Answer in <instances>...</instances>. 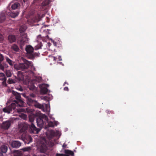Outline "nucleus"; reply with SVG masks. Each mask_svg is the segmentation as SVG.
<instances>
[{
	"label": "nucleus",
	"instance_id": "obj_9",
	"mask_svg": "<svg viewBox=\"0 0 156 156\" xmlns=\"http://www.w3.org/2000/svg\"><path fill=\"white\" fill-rule=\"evenodd\" d=\"M22 36V38L20 41V44L21 47L23 46L27 43L28 41V39L27 37V35L26 34H24L23 35H21Z\"/></svg>",
	"mask_w": 156,
	"mask_h": 156
},
{
	"label": "nucleus",
	"instance_id": "obj_10",
	"mask_svg": "<svg viewBox=\"0 0 156 156\" xmlns=\"http://www.w3.org/2000/svg\"><path fill=\"white\" fill-rule=\"evenodd\" d=\"M22 139L25 143L29 144L32 142V139L30 136L26 135L24 137L22 136Z\"/></svg>",
	"mask_w": 156,
	"mask_h": 156
},
{
	"label": "nucleus",
	"instance_id": "obj_27",
	"mask_svg": "<svg viewBox=\"0 0 156 156\" xmlns=\"http://www.w3.org/2000/svg\"><path fill=\"white\" fill-rule=\"evenodd\" d=\"M50 3L49 0H44L42 3V5L43 6H45L48 5Z\"/></svg>",
	"mask_w": 156,
	"mask_h": 156
},
{
	"label": "nucleus",
	"instance_id": "obj_6",
	"mask_svg": "<svg viewBox=\"0 0 156 156\" xmlns=\"http://www.w3.org/2000/svg\"><path fill=\"white\" fill-rule=\"evenodd\" d=\"M27 103L30 106L34 105L36 107L41 109L44 108V106L38 103L37 101L28 97L27 99Z\"/></svg>",
	"mask_w": 156,
	"mask_h": 156
},
{
	"label": "nucleus",
	"instance_id": "obj_43",
	"mask_svg": "<svg viewBox=\"0 0 156 156\" xmlns=\"http://www.w3.org/2000/svg\"><path fill=\"white\" fill-rule=\"evenodd\" d=\"M58 59L59 60V61H62V59L61 58V57L60 56H58Z\"/></svg>",
	"mask_w": 156,
	"mask_h": 156
},
{
	"label": "nucleus",
	"instance_id": "obj_2",
	"mask_svg": "<svg viewBox=\"0 0 156 156\" xmlns=\"http://www.w3.org/2000/svg\"><path fill=\"white\" fill-rule=\"evenodd\" d=\"M31 62L25 59L23 62L18 64H15L14 68L17 70H19L23 71L28 69L31 65Z\"/></svg>",
	"mask_w": 156,
	"mask_h": 156
},
{
	"label": "nucleus",
	"instance_id": "obj_33",
	"mask_svg": "<svg viewBox=\"0 0 156 156\" xmlns=\"http://www.w3.org/2000/svg\"><path fill=\"white\" fill-rule=\"evenodd\" d=\"M36 96V95L35 94H34L33 93H31L30 94V96H28L27 97V99H28V97L30 98H34Z\"/></svg>",
	"mask_w": 156,
	"mask_h": 156
},
{
	"label": "nucleus",
	"instance_id": "obj_16",
	"mask_svg": "<svg viewBox=\"0 0 156 156\" xmlns=\"http://www.w3.org/2000/svg\"><path fill=\"white\" fill-rule=\"evenodd\" d=\"M27 28V27L26 26H23L20 27L19 29V31L21 34V35H23L25 34L24 32Z\"/></svg>",
	"mask_w": 156,
	"mask_h": 156
},
{
	"label": "nucleus",
	"instance_id": "obj_41",
	"mask_svg": "<svg viewBox=\"0 0 156 156\" xmlns=\"http://www.w3.org/2000/svg\"><path fill=\"white\" fill-rule=\"evenodd\" d=\"M64 90H67V91H68L69 90V88H68V87H65L64 88Z\"/></svg>",
	"mask_w": 156,
	"mask_h": 156
},
{
	"label": "nucleus",
	"instance_id": "obj_31",
	"mask_svg": "<svg viewBox=\"0 0 156 156\" xmlns=\"http://www.w3.org/2000/svg\"><path fill=\"white\" fill-rule=\"evenodd\" d=\"M8 82L9 84L14 83H16L15 81L9 78L8 80Z\"/></svg>",
	"mask_w": 156,
	"mask_h": 156
},
{
	"label": "nucleus",
	"instance_id": "obj_40",
	"mask_svg": "<svg viewBox=\"0 0 156 156\" xmlns=\"http://www.w3.org/2000/svg\"><path fill=\"white\" fill-rule=\"evenodd\" d=\"M56 156H65V154H57Z\"/></svg>",
	"mask_w": 156,
	"mask_h": 156
},
{
	"label": "nucleus",
	"instance_id": "obj_44",
	"mask_svg": "<svg viewBox=\"0 0 156 156\" xmlns=\"http://www.w3.org/2000/svg\"><path fill=\"white\" fill-rule=\"evenodd\" d=\"M0 156H3V153L0 151Z\"/></svg>",
	"mask_w": 156,
	"mask_h": 156
},
{
	"label": "nucleus",
	"instance_id": "obj_51",
	"mask_svg": "<svg viewBox=\"0 0 156 156\" xmlns=\"http://www.w3.org/2000/svg\"><path fill=\"white\" fill-rule=\"evenodd\" d=\"M65 156H69L68 154H65Z\"/></svg>",
	"mask_w": 156,
	"mask_h": 156
},
{
	"label": "nucleus",
	"instance_id": "obj_36",
	"mask_svg": "<svg viewBox=\"0 0 156 156\" xmlns=\"http://www.w3.org/2000/svg\"><path fill=\"white\" fill-rule=\"evenodd\" d=\"M36 80L38 81V82H40L42 80V78L40 76H38L36 77Z\"/></svg>",
	"mask_w": 156,
	"mask_h": 156
},
{
	"label": "nucleus",
	"instance_id": "obj_20",
	"mask_svg": "<svg viewBox=\"0 0 156 156\" xmlns=\"http://www.w3.org/2000/svg\"><path fill=\"white\" fill-rule=\"evenodd\" d=\"M19 14V12L17 11L15 12H11L10 14V16L11 17L15 18L18 16Z\"/></svg>",
	"mask_w": 156,
	"mask_h": 156
},
{
	"label": "nucleus",
	"instance_id": "obj_32",
	"mask_svg": "<svg viewBox=\"0 0 156 156\" xmlns=\"http://www.w3.org/2000/svg\"><path fill=\"white\" fill-rule=\"evenodd\" d=\"M48 126L50 127H54V123L53 122L50 121L48 122Z\"/></svg>",
	"mask_w": 156,
	"mask_h": 156
},
{
	"label": "nucleus",
	"instance_id": "obj_39",
	"mask_svg": "<svg viewBox=\"0 0 156 156\" xmlns=\"http://www.w3.org/2000/svg\"><path fill=\"white\" fill-rule=\"evenodd\" d=\"M16 89L20 91H23V88L21 87H18Z\"/></svg>",
	"mask_w": 156,
	"mask_h": 156
},
{
	"label": "nucleus",
	"instance_id": "obj_24",
	"mask_svg": "<svg viewBox=\"0 0 156 156\" xmlns=\"http://www.w3.org/2000/svg\"><path fill=\"white\" fill-rule=\"evenodd\" d=\"M64 152L65 154L70 155L72 156H73L74 154L73 152L70 150H65Z\"/></svg>",
	"mask_w": 156,
	"mask_h": 156
},
{
	"label": "nucleus",
	"instance_id": "obj_13",
	"mask_svg": "<svg viewBox=\"0 0 156 156\" xmlns=\"http://www.w3.org/2000/svg\"><path fill=\"white\" fill-rule=\"evenodd\" d=\"M21 144L20 142L19 141H13L12 143L11 146L13 148H18L21 146Z\"/></svg>",
	"mask_w": 156,
	"mask_h": 156
},
{
	"label": "nucleus",
	"instance_id": "obj_34",
	"mask_svg": "<svg viewBox=\"0 0 156 156\" xmlns=\"http://www.w3.org/2000/svg\"><path fill=\"white\" fill-rule=\"evenodd\" d=\"M106 112L107 114H113L114 112L113 111H110L109 110H107L106 111Z\"/></svg>",
	"mask_w": 156,
	"mask_h": 156
},
{
	"label": "nucleus",
	"instance_id": "obj_12",
	"mask_svg": "<svg viewBox=\"0 0 156 156\" xmlns=\"http://www.w3.org/2000/svg\"><path fill=\"white\" fill-rule=\"evenodd\" d=\"M0 80L2 81V84L3 86H6V78L5 75L3 73H0Z\"/></svg>",
	"mask_w": 156,
	"mask_h": 156
},
{
	"label": "nucleus",
	"instance_id": "obj_38",
	"mask_svg": "<svg viewBox=\"0 0 156 156\" xmlns=\"http://www.w3.org/2000/svg\"><path fill=\"white\" fill-rule=\"evenodd\" d=\"M4 40V37L2 35L0 34V42H1Z\"/></svg>",
	"mask_w": 156,
	"mask_h": 156
},
{
	"label": "nucleus",
	"instance_id": "obj_14",
	"mask_svg": "<svg viewBox=\"0 0 156 156\" xmlns=\"http://www.w3.org/2000/svg\"><path fill=\"white\" fill-rule=\"evenodd\" d=\"M8 40L10 43L15 42L16 41V37L14 35H10L8 37Z\"/></svg>",
	"mask_w": 156,
	"mask_h": 156
},
{
	"label": "nucleus",
	"instance_id": "obj_11",
	"mask_svg": "<svg viewBox=\"0 0 156 156\" xmlns=\"http://www.w3.org/2000/svg\"><path fill=\"white\" fill-rule=\"evenodd\" d=\"M11 124L10 121H7L3 122L1 125L2 128L5 129H7Z\"/></svg>",
	"mask_w": 156,
	"mask_h": 156
},
{
	"label": "nucleus",
	"instance_id": "obj_49",
	"mask_svg": "<svg viewBox=\"0 0 156 156\" xmlns=\"http://www.w3.org/2000/svg\"><path fill=\"white\" fill-rule=\"evenodd\" d=\"M28 0H23V2L25 3L26 2H27Z\"/></svg>",
	"mask_w": 156,
	"mask_h": 156
},
{
	"label": "nucleus",
	"instance_id": "obj_18",
	"mask_svg": "<svg viewBox=\"0 0 156 156\" xmlns=\"http://www.w3.org/2000/svg\"><path fill=\"white\" fill-rule=\"evenodd\" d=\"M18 80L20 81L22 80L23 78V76L21 71H19L17 73Z\"/></svg>",
	"mask_w": 156,
	"mask_h": 156
},
{
	"label": "nucleus",
	"instance_id": "obj_19",
	"mask_svg": "<svg viewBox=\"0 0 156 156\" xmlns=\"http://www.w3.org/2000/svg\"><path fill=\"white\" fill-rule=\"evenodd\" d=\"M11 49L16 52L19 51L20 49L17 45L16 44H13L11 46Z\"/></svg>",
	"mask_w": 156,
	"mask_h": 156
},
{
	"label": "nucleus",
	"instance_id": "obj_50",
	"mask_svg": "<svg viewBox=\"0 0 156 156\" xmlns=\"http://www.w3.org/2000/svg\"><path fill=\"white\" fill-rule=\"evenodd\" d=\"M26 111L27 112H29V111H28V108H26Z\"/></svg>",
	"mask_w": 156,
	"mask_h": 156
},
{
	"label": "nucleus",
	"instance_id": "obj_4",
	"mask_svg": "<svg viewBox=\"0 0 156 156\" xmlns=\"http://www.w3.org/2000/svg\"><path fill=\"white\" fill-rule=\"evenodd\" d=\"M44 16V15L42 14L41 15L38 13L33 18L28 20V23L31 26L38 25L37 23L41 20L42 18Z\"/></svg>",
	"mask_w": 156,
	"mask_h": 156
},
{
	"label": "nucleus",
	"instance_id": "obj_26",
	"mask_svg": "<svg viewBox=\"0 0 156 156\" xmlns=\"http://www.w3.org/2000/svg\"><path fill=\"white\" fill-rule=\"evenodd\" d=\"M5 19V17L4 14L0 16V23H2L4 21Z\"/></svg>",
	"mask_w": 156,
	"mask_h": 156
},
{
	"label": "nucleus",
	"instance_id": "obj_15",
	"mask_svg": "<svg viewBox=\"0 0 156 156\" xmlns=\"http://www.w3.org/2000/svg\"><path fill=\"white\" fill-rule=\"evenodd\" d=\"M8 148L7 146L5 145H2L0 148V151L3 153H5L7 152Z\"/></svg>",
	"mask_w": 156,
	"mask_h": 156
},
{
	"label": "nucleus",
	"instance_id": "obj_17",
	"mask_svg": "<svg viewBox=\"0 0 156 156\" xmlns=\"http://www.w3.org/2000/svg\"><path fill=\"white\" fill-rule=\"evenodd\" d=\"M39 87L41 88V92L42 94H45L47 93L48 91V89L46 87H42L41 85H40Z\"/></svg>",
	"mask_w": 156,
	"mask_h": 156
},
{
	"label": "nucleus",
	"instance_id": "obj_8",
	"mask_svg": "<svg viewBox=\"0 0 156 156\" xmlns=\"http://www.w3.org/2000/svg\"><path fill=\"white\" fill-rule=\"evenodd\" d=\"M44 117L45 118V119H48L47 117L45 115H44L42 117H39L36 119L37 126L40 128L42 127L43 126L44 122L43 119Z\"/></svg>",
	"mask_w": 156,
	"mask_h": 156
},
{
	"label": "nucleus",
	"instance_id": "obj_35",
	"mask_svg": "<svg viewBox=\"0 0 156 156\" xmlns=\"http://www.w3.org/2000/svg\"><path fill=\"white\" fill-rule=\"evenodd\" d=\"M4 59V56L0 54V64L1 62L3 61Z\"/></svg>",
	"mask_w": 156,
	"mask_h": 156
},
{
	"label": "nucleus",
	"instance_id": "obj_3",
	"mask_svg": "<svg viewBox=\"0 0 156 156\" xmlns=\"http://www.w3.org/2000/svg\"><path fill=\"white\" fill-rule=\"evenodd\" d=\"M36 116L37 115L36 114L33 113L30 114L29 116V121L31 122L30 128L31 132L35 134H37L40 130V129L37 128L32 123Z\"/></svg>",
	"mask_w": 156,
	"mask_h": 156
},
{
	"label": "nucleus",
	"instance_id": "obj_42",
	"mask_svg": "<svg viewBox=\"0 0 156 156\" xmlns=\"http://www.w3.org/2000/svg\"><path fill=\"white\" fill-rule=\"evenodd\" d=\"M53 122L54 123V126H56L57 125V124H57V122L55 121Z\"/></svg>",
	"mask_w": 156,
	"mask_h": 156
},
{
	"label": "nucleus",
	"instance_id": "obj_1",
	"mask_svg": "<svg viewBox=\"0 0 156 156\" xmlns=\"http://www.w3.org/2000/svg\"><path fill=\"white\" fill-rule=\"evenodd\" d=\"M13 98H15L16 100H13L11 98L10 99L12 101V103L10 105L6 106L3 109V111L5 113H10L12 110H14L17 106L20 107L23 106V101L21 98L20 94L14 91H12Z\"/></svg>",
	"mask_w": 156,
	"mask_h": 156
},
{
	"label": "nucleus",
	"instance_id": "obj_21",
	"mask_svg": "<svg viewBox=\"0 0 156 156\" xmlns=\"http://www.w3.org/2000/svg\"><path fill=\"white\" fill-rule=\"evenodd\" d=\"M8 67V66L7 64L5 63H2L0 64V69L3 71H4L5 68H7Z\"/></svg>",
	"mask_w": 156,
	"mask_h": 156
},
{
	"label": "nucleus",
	"instance_id": "obj_46",
	"mask_svg": "<svg viewBox=\"0 0 156 156\" xmlns=\"http://www.w3.org/2000/svg\"><path fill=\"white\" fill-rule=\"evenodd\" d=\"M66 84L67 85H68V83L66 82H65L63 84V86H65V84Z\"/></svg>",
	"mask_w": 156,
	"mask_h": 156
},
{
	"label": "nucleus",
	"instance_id": "obj_45",
	"mask_svg": "<svg viewBox=\"0 0 156 156\" xmlns=\"http://www.w3.org/2000/svg\"><path fill=\"white\" fill-rule=\"evenodd\" d=\"M66 145L65 144H64L63 145L62 147H63L64 148H65V147H66Z\"/></svg>",
	"mask_w": 156,
	"mask_h": 156
},
{
	"label": "nucleus",
	"instance_id": "obj_48",
	"mask_svg": "<svg viewBox=\"0 0 156 156\" xmlns=\"http://www.w3.org/2000/svg\"><path fill=\"white\" fill-rule=\"evenodd\" d=\"M33 69L34 71H35V68L34 67H33Z\"/></svg>",
	"mask_w": 156,
	"mask_h": 156
},
{
	"label": "nucleus",
	"instance_id": "obj_30",
	"mask_svg": "<svg viewBox=\"0 0 156 156\" xmlns=\"http://www.w3.org/2000/svg\"><path fill=\"white\" fill-rule=\"evenodd\" d=\"M56 133L53 130H51L50 133V137L52 138L53 137L56 136Z\"/></svg>",
	"mask_w": 156,
	"mask_h": 156
},
{
	"label": "nucleus",
	"instance_id": "obj_29",
	"mask_svg": "<svg viewBox=\"0 0 156 156\" xmlns=\"http://www.w3.org/2000/svg\"><path fill=\"white\" fill-rule=\"evenodd\" d=\"M31 150V147H27L22 149V150L24 151H28Z\"/></svg>",
	"mask_w": 156,
	"mask_h": 156
},
{
	"label": "nucleus",
	"instance_id": "obj_5",
	"mask_svg": "<svg viewBox=\"0 0 156 156\" xmlns=\"http://www.w3.org/2000/svg\"><path fill=\"white\" fill-rule=\"evenodd\" d=\"M34 48L30 45L27 46L25 48V50L27 52L28 56L31 59H34L35 56H37L38 55L37 53H34Z\"/></svg>",
	"mask_w": 156,
	"mask_h": 156
},
{
	"label": "nucleus",
	"instance_id": "obj_47",
	"mask_svg": "<svg viewBox=\"0 0 156 156\" xmlns=\"http://www.w3.org/2000/svg\"><path fill=\"white\" fill-rule=\"evenodd\" d=\"M57 59V58L56 57H54V60L55 61H56Z\"/></svg>",
	"mask_w": 156,
	"mask_h": 156
},
{
	"label": "nucleus",
	"instance_id": "obj_28",
	"mask_svg": "<svg viewBox=\"0 0 156 156\" xmlns=\"http://www.w3.org/2000/svg\"><path fill=\"white\" fill-rule=\"evenodd\" d=\"M42 46V43L41 42L39 43L35 47V49L36 50H38L41 48V47Z\"/></svg>",
	"mask_w": 156,
	"mask_h": 156
},
{
	"label": "nucleus",
	"instance_id": "obj_37",
	"mask_svg": "<svg viewBox=\"0 0 156 156\" xmlns=\"http://www.w3.org/2000/svg\"><path fill=\"white\" fill-rule=\"evenodd\" d=\"M26 129L27 128L26 127H23V128L20 129V132H24Z\"/></svg>",
	"mask_w": 156,
	"mask_h": 156
},
{
	"label": "nucleus",
	"instance_id": "obj_25",
	"mask_svg": "<svg viewBox=\"0 0 156 156\" xmlns=\"http://www.w3.org/2000/svg\"><path fill=\"white\" fill-rule=\"evenodd\" d=\"M5 74L7 77H11L12 75V73L11 70H6L5 71Z\"/></svg>",
	"mask_w": 156,
	"mask_h": 156
},
{
	"label": "nucleus",
	"instance_id": "obj_23",
	"mask_svg": "<svg viewBox=\"0 0 156 156\" xmlns=\"http://www.w3.org/2000/svg\"><path fill=\"white\" fill-rule=\"evenodd\" d=\"M6 61L11 66H12L14 63V62L11 60L8 57L6 58Z\"/></svg>",
	"mask_w": 156,
	"mask_h": 156
},
{
	"label": "nucleus",
	"instance_id": "obj_7",
	"mask_svg": "<svg viewBox=\"0 0 156 156\" xmlns=\"http://www.w3.org/2000/svg\"><path fill=\"white\" fill-rule=\"evenodd\" d=\"M50 143V144L49 142H48V144L47 141L46 140H44V143H42L41 145L40 148V151L41 152L45 153L48 149L49 147H51L54 145V144L53 143L51 142Z\"/></svg>",
	"mask_w": 156,
	"mask_h": 156
},
{
	"label": "nucleus",
	"instance_id": "obj_22",
	"mask_svg": "<svg viewBox=\"0 0 156 156\" xmlns=\"http://www.w3.org/2000/svg\"><path fill=\"white\" fill-rule=\"evenodd\" d=\"M20 5V4L18 2H15L12 5L11 7L13 9H17L18 7Z\"/></svg>",
	"mask_w": 156,
	"mask_h": 156
}]
</instances>
